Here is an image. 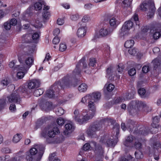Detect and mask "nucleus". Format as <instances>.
<instances>
[{
  "instance_id": "5fc2aeb1",
  "label": "nucleus",
  "mask_w": 161,
  "mask_h": 161,
  "mask_svg": "<svg viewBox=\"0 0 161 161\" xmlns=\"http://www.w3.org/2000/svg\"><path fill=\"white\" fill-rule=\"evenodd\" d=\"M6 104V101L5 99L0 100V110L3 109Z\"/></svg>"
},
{
  "instance_id": "58836bf2",
  "label": "nucleus",
  "mask_w": 161,
  "mask_h": 161,
  "mask_svg": "<svg viewBox=\"0 0 161 161\" xmlns=\"http://www.w3.org/2000/svg\"><path fill=\"white\" fill-rule=\"evenodd\" d=\"M135 92L134 91H133L130 93H128L126 94V97L124 98V100L127 99H130L133 98Z\"/></svg>"
},
{
  "instance_id": "052dcab7",
  "label": "nucleus",
  "mask_w": 161,
  "mask_h": 161,
  "mask_svg": "<svg viewBox=\"0 0 161 161\" xmlns=\"http://www.w3.org/2000/svg\"><path fill=\"white\" fill-rule=\"evenodd\" d=\"M91 97L89 95V94L87 95L86 96H85L84 97H83L81 99V102L83 103H85L86 102L87 100H91L90 97Z\"/></svg>"
},
{
  "instance_id": "412c9836",
  "label": "nucleus",
  "mask_w": 161,
  "mask_h": 161,
  "mask_svg": "<svg viewBox=\"0 0 161 161\" xmlns=\"http://www.w3.org/2000/svg\"><path fill=\"white\" fill-rule=\"evenodd\" d=\"M132 0H117V3L123 8H125L129 7Z\"/></svg>"
},
{
  "instance_id": "7c9ffc66",
  "label": "nucleus",
  "mask_w": 161,
  "mask_h": 161,
  "mask_svg": "<svg viewBox=\"0 0 161 161\" xmlns=\"http://www.w3.org/2000/svg\"><path fill=\"white\" fill-rule=\"evenodd\" d=\"M32 41L35 43H37L39 40V35L37 32H36L32 35Z\"/></svg>"
},
{
  "instance_id": "f8f14e48",
  "label": "nucleus",
  "mask_w": 161,
  "mask_h": 161,
  "mask_svg": "<svg viewBox=\"0 0 161 161\" xmlns=\"http://www.w3.org/2000/svg\"><path fill=\"white\" fill-rule=\"evenodd\" d=\"M101 143L105 144L108 146H114L116 143L113 138H109L108 136L104 135L101 137L100 140Z\"/></svg>"
},
{
  "instance_id": "aec40b11",
  "label": "nucleus",
  "mask_w": 161,
  "mask_h": 161,
  "mask_svg": "<svg viewBox=\"0 0 161 161\" xmlns=\"http://www.w3.org/2000/svg\"><path fill=\"white\" fill-rule=\"evenodd\" d=\"M59 133V130L57 127H54L52 129H49L47 131V136L50 138L54 137L56 135Z\"/></svg>"
},
{
  "instance_id": "7ed1b4c3",
  "label": "nucleus",
  "mask_w": 161,
  "mask_h": 161,
  "mask_svg": "<svg viewBox=\"0 0 161 161\" xmlns=\"http://www.w3.org/2000/svg\"><path fill=\"white\" fill-rule=\"evenodd\" d=\"M77 75H75L72 73V75H67L64 76L62 80L55 83L56 87L64 89L66 87H70L73 85L72 83V78L77 77Z\"/></svg>"
},
{
  "instance_id": "473e14b6",
  "label": "nucleus",
  "mask_w": 161,
  "mask_h": 161,
  "mask_svg": "<svg viewBox=\"0 0 161 161\" xmlns=\"http://www.w3.org/2000/svg\"><path fill=\"white\" fill-rule=\"evenodd\" d=\"M88 106L90 110H91L93 113L96 111V108L93 102L90 101L88 102Z\"/></svg>"
},
{
  "instance_id": "e2e57ef3",
  "label": "nucleus",
  "mask_w": 161,
  "mask_h": 161,
  "mask_svg": "<svg viewBox=\"0 0 161 161\" xmlns=\"http://www.w3.org/2000/svg\"><path fill=\"white\" fill-rule=\"evenodd\" d=\"M160 36V33L159 32L156 31L154 33L153 37L154 39H157Z\"/></svg>"
},
{
  "instance_id": "4d7b16f0",
  "label": "nucleus",
  "mask_w": 161,
  "mask_h": 161,
  "mask_svg": "<svg viewBox=\"0 0 161 161\" xmlns=\"http://www.w3.org/2000/svg\"><path fill=\"white\" fill-rule=\"evenodd\" d=\"M44 121V120L42 119L41 118L37 120L36 123V126L38 127H39L43 124Z\"/></svg>"
},
{
  "instance_id": "6ab92c4d",
  "label": "nucleus",
  "mask_w": 161,
  "mask_h": 161,
  "mask_svg": "<svg viewBox=\"0 0 161 161\" xmlns=\"http://www.w3.org/2000/svg\"><path fill=\"white\" fill-rule=\"evenodd\" d=\"M65 130L64 131V134L68 136L69 134L73 131L75 129L74 126L70 123L66 124L65 126Z\"/></svg>"
},
{
  "instance_id": "72a5a7b5",
  "label": "nucleus",
  "mask_w": 161,
  "mask_h": 161,
  "mask_svg": "<svg viewBox=\"0 0 161 161\" xmlns=\"http://www.w3.org/2000/svg\"><path fill=\"white\" fill-rule=\"evenodd\" d=\"M44 92L43 89H38L36 90L34 92V95L36 97H38L42 95Z\"/></svg>"
},
{
  "instance_id": "20e7f679",
  "label": "nucleus",
  "mask_w": 161,
  "mask_h": 161,
  "mask_svg": "<svg viewBox=\"0 0 161 161\" xmlns=\"http://www.w3.org/2000/svg\"><path fill=\"white\" fill-rule=\"evenodd\" d=\"M103 125V122L101 121L91 125L86 130L87 135L91 137H96V132L100 130Z\"/></svg>"
},
{
  "instance_id": "69168bd1",
  "label": "nucleus",
  "mask_w": 161,
  "mask_h": 161,
  "mask_svg": "<svg viewBox=\"0 0 161 161\" xmlns=\"http://www.w3.org/2000/svg\"><path fill=\"white\" fill-rule=\"evenodd\" d=\"M11 150L8 148H3L1 149V151L2 153H8L11 152Z\"/></svg>"
},
{
  "instance_id": "423d86ee",
  "label": "nucleus",
  "mask_w": 161,
  "mask_h": 161,
  "mask_svg": "<svg viewBox=\"0 0 161 161\" xmlns=\"http://www.w3.org/2000/svg\"><path fill=\"white\" fill-rule=\"evenodd\" d=\"M31 56L29 53H25L22 55L18 57V60L20 63H23L25 61V63L27 65L25 68H28V70L33 63V58Z\"/></svg>"
},
{
  "instance_id": "a211bd4d",
  "label": "nucleus",
  "mask_w": 161,
  "mask_h": 161,
  "mask_svg": "<svg viewBox=\"0 0 161 161\" xmlns=\"http://www.w3.org/2000/svg\"><path fill=\"white\" fill-rule=\"evenodd\" d=\"M79 25H80V27L78 30L77 35L79 37H82L85 35L86 32V25L83 24L82 25L80 23H79Z\"/></svg>"
},
{
  "instance_id": "3c124183",
  "label": "nucleus",
  "mask_w": 161,
  "mask_h": 161,
  "mask_svg": "<svg viewBox=\"0 0 161 161\" xmlns=\"http://www.w3.org/2000/svg\"><path fill=\"white\" fill-rule=\"evenodd\" d=\"M150 69L149 66L148 65H144L142 68V72L145 73H147L149 71Z\"/></svg>"
},
{
  "instance_id": "8fccbe9b",
  "label": "nucleus",
  "mask_w": 161,
  "mask_h": 161,
  "mask_svg": "<svg viewBox=\"0 0 161 161\" xmlns=\"http://www.w3.org/2000/svg\"><path fill=\"white\" fill-rule=\"evenodd\" d=\"M67 47L66 45L64 43H60V44L59 50V51L63 52L66 50Z\"/></svg>"
},
{
  "instance_id": "864d4df0",
  "label": "nucleus",
  "mask_w": 161,
  "mask_h": 161,
  "mask_svg": "<svg viewBox=\"0 0 161 161\" xmlns=\"http://www.w3.org/2000/svg\"><path fill=\"white\" fill-rule=\"evenodd\" d=\"M4 26L5 29L7 30H10L11 27V25L8 21L5 22L4 24Z\"/></svg>"
},
{
  "instance_id": "c85d7f7f",
  "label": "nucleus",
  "mask_w": 161,
  "mask_h": 161,
  "mask_svg": "<svg viewBox=\"0 0 161 161\" xmlns=\"http://www.w3.org/2000/svg\"><path fill=\"white\" fill-rule=\"evenodd\" d=\"M134 44V41L131 39L127 41L125 43L124 46L126 48H130L133 46Z\"/></svg>"
},
{
  "instance_id": "774afa93",
  "label": "nucleus",
  "mask_w": 161,
  "mask_h": 161,
  "mask_svg": "<svg viewBox=\"0 0 161 161\" xmlns=\"http://www.w3.org/2000/svg\"><path fill=\"white\" fill-rule=\"evenodd\" d=\"M43 17L46 19H49V17L50 16V13L47 11H45L42 15Z\"/></svg>"
},
{
  "instance_id": "79ce46f5",
  "label": "nucleus",
  "mask_w": 161,
  "mask_h": 161,
  "mask_svg": "<svg viewBox=\"0 0 161 161\" xmlns=\"http://www.w3.org/2000/svg\"><path fill=\"white\" fill-rule=\"evenodd\" d=\"M64 113V110L61 107L58 108L56 111V113L58 116H61Z\"/></svg>"
},
{
  "instance_id": "b1692460",
  "label": "nucleus",
  "mask_w": 161,
  "mask_h": 161,
  "mask_svg": "<svg viewBox=\"0 0 161 161\" xmlns=\"http://www.w3.org/2000/svg\"><path fill=\"white\" fill-rule=\"evenodd\" d=\"M24 152L23 151H20L16 154V156L14 158L13 161H20L24 158V155H23Z\"/></svg>"
},
{
  "instance_id": "a19ab883",
  "label": "nucleus",
  "mask_w": 161,
  "mask_h": 161,
  "mask_svg": "<svg viewBox=\"0 0 161 161\" xmlns=\"http://www.w3.org/2000/svg\"><path fill=\"white\" fill-rule=\"evenodd\" d=\"M161 145L159 142H155L153 144V152H156V150H158L161 147Z\"/></svg>"
},
{
  "instance_id": "bb28decb",
  "label": "nucleus",
  "mask_w": 161,
  "mask_h": 161,
  "mask_svg": "<svg viewBox=\"0 0 161 161\" xmlns=\"http://www.w3.org/2000/svg\"><path fill=\"white\" fill-rule=\"evenodd\" d=\"M133 140V136L131 135H130L127 137L124 144V145L126 147L130 146V143L132 142Z\"/></svg>"
},
{
  "instance_id": "a18cd8bd",
  "label": "nucleus",
  "mask_w": 161,
  "mask_h": 161,
  "mask_svg": "<svg viewBox=\"0 0 161 161\" xmlns=\"http://www.w3.org/2000/svg\"><path fill=\"white\" fill-rule=\"evenodd\" d=\"M124 69V67L123 66V64H119L117 66V71H118L119 73H121Z\"/></svg>"
},
{
  "instance_id": "9d476101",
  "label": "nucleus",
  "mask_w": 161,
  "mask_h": 161,
  "mask_svg": "<svg viewBox=\"0 0 161 161\" xmlns=\"http://www.w3.org/2000/svg\"><path fill=\"white\" fill-rule=\"evenodd\" d=\"M108 25L106 24L105 26L102 28L100 30L99 32L96 34L94 37V38L96 39L105 36L110 34L112 31L108 30Z\"/></svg>"
},
{
  "instance_id": "6e6d98bb",
  "label": "nucleus",
  "mask_w": 161,
  "mask_h": 161,
  "mask_svg": "<svg viewBox=\"0 0 161 161\" xmlns=\"http://www.w3.org/2000/svg\"><path fill=\"white\" fill-rule=\"evenodd\" d=\"M133 126V122L131 120H128L126 123V127L128 129H130V130Z\"/></svg>"
},
{
  "instance_id": "f257e3e1",
  "label": "nucleus",
  "mask_w": 161,
  "mask_h": 161,
  "mask_svg": "<svg viewBox=\"0 0 161 161\" xmlns=\"http://www.w3.org/2000/svg\"><path fill=\"white\" fill-rule=\"evenodd\" d=\"M44 147L42 145H35L34 147L30 150V152L26 154V159L27 160H33L35 156H37L36 158V161H40L43 154Z\"/></svg>"
},
{
  "instance_id": "4c0bfd02",
  "label": "nucleus",
  "mask_w": 161,
  "mask_h": 161,
  "mask_svg": "<svg viewBox=\"0 0 161 161\" xmlns=\"http://www.w3.org/2000/svg\"><path fill=\"white\" fill-rule=\"evenodd\" d=\"M134 158L132 157L130 155L127 156L126 158L122 157L120 161H132L134 160Z\"/></svg>"
},
{
  "instance_id": "603ef678",
  "label": "nucleus",
  "mask_w": 161,
  "mask_h": 161,
  "mask_svg": "<svg viewBox=\"0 0 161 161\" xmlns=\"http://www.w3.org/2000/svg\"><path fill=\"white\" fill-rule=\"evenodd\" d=\"M136 69L133 68L130 69L128 71V74L130 76H132L136 74Z\"/></svg>"
},
{
  "instance_id": "1a4fd4ad",
  "label": "nucleus",
  "mask_w": 161,
  "mask_h": 161,
  "mask_svg": "<svg viewBox=\"0 0 161 161\" xmlns=\"http://www.w3.org/2000/svg\"><path fill=\"white\" fill-rule=\"evenodd\" d=\"M7 103H14L20 104L21 102V98L18 93L15 92H13L10 96L7 97Z\"/></svg>"
},
{
  "instance_id": "4be33fe9",
  "label": "nucleus",
  "mask_w": 161,
  "mask_h": 161,
  "mask_svg": "<svg viewBox=\"0 0 161 161\" xmlns=\"http://www.w3.org/2000/svg\"><path fill=\"white\" fill-rule=\"evenodd\" d=\"M138 93L142 98H148L150 95V93L146 92L145 89L143 88H140L138 90Z\"/></svg>"
},
{
  "instance_id": "ea45409f",
  "label": "nucleus",
  "mask_w": 161,
  "mask_h": 161,
  "mask_svg": "<svg viewBox=\"0 0 161 161\" xmlns=\"http://www.w3.org/2000/svg\"><path fill=\"white\" fill-rule=\"evenodd\" d=\"M32 25L36 28H40L42 26V23L38 19L36 20L35 22L33 24H32Z\"/></svg>"
},
{
  "instance_id": "6e6552de",
  "label": "nucleus",
  "mask_w": 161,
  "mask_h": 161,
  "mask_svg": "<svg viewBox=\"0 0 161 161\" xmlns=\"http://www.w3.org/2000/svg\"><path fill=\"white\" fill-rule=\"evenodd\" d=\"M87 64L85 62V59L82 58L77 64L76 68L73 71V74L75 75L80 76V67H81L85 68L87 67Z\"/></svg>"
},
{
  "instance_id": "c03bdc74",
  "label": "nucleus",
  "mask_w": 161,
  "mask_h": 161,
  "mask_svg": "<svg viewBox=\"0 0 161 161\" xmlns=\"http://www.w3.org/2000/svg\"><path fill=\"white\" fill-rule=\"evenodd\" d=\"M64 119L61 117H59L56 120V122L59 125H62L64 124Z\"/></svg>"
},
{
  "instance_id": "2eb2a0df",
  "label": "nucleus",
  "mask_w": 161,
  "mask_h": 161,
  "mask_svg": "<svg viewBox=\"0 0 161 161\" xmlns=\"http://www.w3.org/2000/svg\"><path fill=\"white\" fill-rule=\"evenodd\" d=\"M45 2L42 0H40L38 2H36L34 4V8L36 10H41L44 5V10H47L49 8V6H46Z\"/></svg>"
},
{
  "instance_id": "de8ad7c7",
  "label": "nucleus",
  "mask_w": 161,
  "mask_h": 161,
  "mask_svg": "<svg viewBox=\"0 0 161 161\" xmlns=\"http://www.w3.org/2000/svg\"><path fill=\"white\" fill-rule=\"evenodd\" d=\"M94 113H92V114L90 115L87 114L85 116H84L83 118V120L85 122H86L88 120H89L90 119H92L94 115Z\"/></svg>"
},
{
  "instance_id": "f03ea898",
  "label": "nucleus",
  "mask_w": 161,
  "mask_h": 161,
  "mask_svg": "<svg viewBox=\"0 0 161 161\" xmlns=\"http://www.w3.org/2000/svg\"><path fill=\"white\" fill-rule=\"evenodd\" d=\"M134 20L136 25H139V21L138 15L135 14L131 19L130 20H128L125 22L121 28L120 33L121 36H124L127 34L129 31L133 26V23L132 21Z\"/></svg>"
},
{
  "instance_id": "9b49d317",
  "label": "nucleus",
  "mask_w": 161,
  "mask_h": 161,
  "mask_svg": "<svg viewBox=\"0 0 161 161\" xmlns=\"http://www.w3.org/2000/svg\"><path fill=\"white\" fill-rule=\"evenodd\" d=\"M132 104L136 105L138 107H139L140 110L143 109L146 112H149L152 109L151 107L147 106L145 103L138 100L132 101Z\"/></svg>"
},
{
  "instance_id": "393cba45",
  "label": "nucleus",
  "mask_w": 161,
  "mask_h": 161,
  "mask_svg": "<svg viewBox=\"0 0 161 161\" xmlns=\"http://www.w3.org/2000/svg\"><path fill=\"white\" fill-rule=\"evenodd\" d=\"M109 23L111 26L115 28L119 24V21L114 17H112L109 20Z\"/></svg>"
},
{
  "instance_id": "0e129e2a",
  "label": "nucleus",
  "mask_w": 161,
  "mask_h": 161,
  "mask_svg": "<svg viewBox=\"0 0 161 161\" xmlns=\"http://www.w3.org/2000/svg\"><path fill=\"white\" fill-rule=\"evenodd\" d=\"M9 109L12 112H14L16 111V106L15 104H11L9 107Z\"/></svg>"
},
{
  "instance_id": "4468645a",
  "label": "nucleus",
  "mask_w": 161,
  "mask_h": 161,
  "mask_svg": "<svg viewBox=\"0 0 161 161\" xmlns=\"http://www.w3.org/2000/svg\"><path fill=\"white\" fill-rule=\"evenodd\" d=\"M19 65L15 66L14 68V69H17L20 71L17 73V75L19 79H21L24 77L25 74L27 72L28 68H25V67H19Z\"/></svg>"
},
{
  "instance_id": "49530a36",
  "label": "nucleus",
  "mask_w": 161,
  "mask_h": 161,
  "mask_svg": "<svg viewBox=\"0 0 161 161\" xmlns=\"http://www.w3.org/2000/svg\"><path fill=\"white\" fill-rule=\"evenodd\" d=\"M96 63V60L94 58H90L89 59V66L94 67Z\"/></svg>"
},
{
  "instance_id": "f704fd0d",
  "label": "nucleus",
  "mask_w": 161,
  "mask_h": 161,
  "mask_svg": "<svg viewBox=\"0 0 161 161\" xmlns=\"http://www.w3.org/2000/svg\"><path fill=\"white\" fill-rule=\"evenodd\" d=\"M104 87H106L107 90L108 92H112L114 88V86L113 84L110 83L108 84H106Z\"/></svg>"
},
{
  "instance_id": "c756f323",
  "label": "nucleus",
  "mask_w": 161,
  "mask_h": 161,
  "mask_svg": "<svg viewBox=\"0 0 161 161\" xmlns=\"http://www.w3.org/2000/svg\"><path fill=\"white\" fill-rule=\"evenodd\" d=\"M22 138V136L21 134H17L13 137L12 141L14 143H17L19 142Z\"/></svg>"
},
{
  "instance_id": "cd10ccee",
  "label": "nucleus",
  "mask_w": 161,
  "mask_h": 161,
  "mask_svg": "<svg viewBox=\"0 0 161 161\" xmlns=\"http://www.w3.org/2000/svg\"><path fill=\"white\" fill-rule=\"evenodd\" d=\"M152 63L153 64L154 68L155 69L160 67L161 64V61L157 58H156L153 60Z\"/></svg>"
},
{
  "instance_id": "f3484780",
  "label": "nucleus",
  "mask_w": 161,
  "mask_h": 161,
  "mask_svg": "<svg viewBox=\"0 0 161 161\" xmlns=\"http://www.w3.org/2000/svg\"><path fill=\"white\" fill-rule=\"evenodd\" d=\"M40 85V82L38 80L33 79L29 81L28 86L29 89H32L38 87Z\"/></svg>"
},
{
  "instance_id": "2f4dec72",
  "label": "nucleus",
  "mask_w": 161,
  "mask_h": 161,
  "mask_svg": "<svg viewBox=\"0 0 161 161\" xmlns=\"http://www.w3.org/2000/svg\"><path fill=\"white\" fill-rule=\"evenodd\" d=\"M87 88V85L85 83H82L79 86L78 89L80 92H83L86 91Z\"/></svg>"
},
{
  "instance_id": "37998d69",
  "label": "nucleus",
  "mask_w": 161,
  "mask_h": 161,
  "mask_svg": "<svg viewBox=\"0 0 161 161\" xmlns=\"http://www.w3.org/2000/svg\"><path fill=\"white\" fill-rule=\"evenodd\" d=\"M128 52L130 54L134 56L137 54V53L138 52V50L137 49L134 48L133 49H129Z\"/></svg>"
},
{
  "instance_id": "bf43d9fd",
  "label": "nucleus",
  "mask_w": 161,
  "mask_h": 161,
  "mask_svg": "<svg viewBox=\"0 0 161 161\" xmlns=\"http://www.w3.org/2000/svg\"><path fill=\"white\" fill-rule=\"evenodd\" d=\"M142 144L139 142H136L135 144V148L138 149V150H141L142 148Z\"/></svg>"
},
{
  "instance_id": "5701e85b",
  "label": "nucleus",
  "mask_w": 161,
  "mask_h": 161,
  "mask_svg": "<svg viewBox=\"0 0 161 161\" xmlns=\"http://www.w3.org/2000/svg\"><path fill=\"white\" fill-rule=\"evenodd\" d=\"M89 95L91 97L90 99L94 100L95 102L100 100L101 97L100 93L98 92H94L92 94H89Z\"/></svg>"
},
{
  "instance_id": "0eeeda50",
  "label": "nucleus",
  "mask_w": 161,
  "mask_h": 161,
  "mask_svg": "<svg viewBox=\"0 0 161 161\" xmlns=\"http://www.w3.org/2000/svg\"><path fill=\"white\" fill-rule=\"evenodd\" d=\"M91 145H93L95 147L94 152L97 155L100 157L103 155L104 152L102 147L101 146H97L96 142L94 141H92L90 142V144L88 143L85 144L83 146V149L85 151L88 150L90 148Z\"/></svg>"
},
{
  "instance_id": "338daca9",
  "label": "nucleus",
  "mask_w": 161,
  "mask_h": 161,
  "mask_svg": "<svg viewBox=\"0 0 161 161\" xmlns=\"http://www.w3.org/2000/svg\"><path fill=\"white\" fill-rule=\"evenodd\" d=\"M123 100H124V99H122L121 97H119L114 101V104H116L121 103L123 102Z\"/></svg>"
},
{
  "instance_id": "680f3d73",
  "label": "nucleus",
  "mask_w": 161,
  "mask_h": 161,
  "mask_svg": "<svg viewBox=\"0 0 161 161\" xmlns=\"http://www.w3.org/2000/svg\"><path fill=\"white\" fill-rule=\"evenodd\" d=\"M47 129L45 128L42 131L41 133V137H43L44 138H46L47 136Z\"/></svg>"
},
{
  "instance_id": "09e8293b",
  "label": "nucleus",
  "mask_w": 161,
  "mask_h": 161,
  "mask_svg": "<svg viewBox=\"0 0 161 161\" xmlns=\"http://www.w3.org/2000/svg\"><path fill=\"white\" fill-rule=\"evenodd\" d=\"M52 104L50 102H46V103L43 105V107L45 110H48L51 107Z\"/></svg>"
},
{
  "instance_id": "dca6fc26",
  "label": "nucleus",
  "mask_w": 161,
  "mask_h": 161,
  "mask_svg": "<svg viewBox=\"0 0 161 161\" xmlns=\"http://www.w3.org/2000/svg\"><path fill=\"white\" fill-rule=\"evenodd\" d=\"M128 109L129 113L132 115L135 114L138 111L140 110L139 107H138L136 105L132 104V101L129 105Z\"/></svg>"
},
{
  "instance_id": "13d9d810",
  "label": "nucleus",
  "mask_w": 161,
  "mask_h": 161,
  "mask_svg": "<svg viewBox=\"0 0 161 161\" xmlns=\"http://www.w3.org/2000/svg\"><path fill=\"white\" fill-rule=\"evenodd\" d=\"M74 118L75 119H77L78 118H80V115L78 109H76L74 112Z\"/></svg>"
},
{
  "instance_id": "39448f33",
  "label": "nucleus",
  "mask_w": 161,
  "mask_h": 161,
  "mask_svg": "<svg viewBox=\"0 0 161 161\" xmlns=\"http://www.w3.org/2000/svg\"><path fill=\"white\" fill-rule=\"evenodd\" d=\"M141 10L146 11L149 9L148 15L151 18L154 14L155 11V8L154 4L153 1H149L146 2H143L140 6Z\"/></svg>"
},
{
  "instance_id": "c9c22d12",
  "label": "nucleus",
  "mask_w": 161,
  "mask_h": 161,
  "mask_svg": "<svg viewBox=\"0 0 161 161\" xmlns=\"http://www.w3.org/2000/svg\"><path fill=\"white\" fill-rule=\"evenodd\" d=\"M112 67L111 66L108 67L106 69V77L109 79L111 76L112 75Z\"/></svg>"
},
{
  "instance_id": "e433bc0d",
  "label": "nucleus",
  "mask_w": 161,
  "mask_h": 161,
  "mask_svg": "<svg viewBox=\"0 0 161 161\" xmlns=\"http://www.w3.org/2000/svg\"><path fill=\"white\" fill-rule=\"evenodd\" d=\"M135 155L136 159H141L143 157V154L141 150H138L135 152Z\"/></svg>"
},
{
  "instance_id": "ddd939ff",
  "label": "nucleus",
  "mask_w": 161,
  "mask_h": 161,
  "mask_svg": "<svg viewBox=\"0 0 161 161\" xmlns=\"http://www.w3.org/2000/svg\"><path fill=\"white\" fill-rule=\"evenodd\" d=\"M55 83L46 92V96L48 97L52 98L54 97L55 95L54 93L58 92L60 88L56 87Z\"/></svg>"
},
{
  "instance_id": "a878e982",
  "label": "nucleus",
  "mask_w": 161,
  "mask_h": 161,
  "mask_svg": "<svg viewBox=\"0 0 161 161\" xmlns=\"http://www.w3.org/2000/svg\"><path fill=\"white\" fill-rule=\"evenodd\" d=\"M150 131V129H148V127H143L140 129L139 134L142 135L144 136L147 135L148 134Z\"/></svg>"
}]
</instances>
